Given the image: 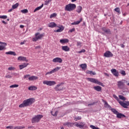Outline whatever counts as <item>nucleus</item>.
<instances>
[{
  "label": "nucleus",
  "instance_id": "obj_19",
  "mask_svg": "<svg viewBox=\"0 0 129 129\" xmlns=\"http://www.w3.org/2000/svg\"><path fill=\"white\" fill-rule=\"evenodd\" d=\"M38 78H38L37 76H32L29 77L28 80H29V81H34V80H37V79H38Z\"/></svg>",
  "mask_w": 129,
  "mask_h": 129
},
{
  "label": "nucleus",
  "instance_id": "obj_21",
  "mask_svg": "<svg viewBox=\"0 0 129 129\" xmlns=\"http://www.w3.org/2000/svg\"><path fill=\"white\" fill-rule=\"evenodd\" d=\"M29 65V63H27L26 62L23 63L22 64L19 66V68L20 70H22V69H24V68H26L27 66Z\"/></svg>",
  "mask_w": 129,
  "mask_h": 129
},
{
  "label": "nucleus",
  "instance_id": "obj_42",
  "mask_svg": "<svg viewBox=\"0 0 129 129\" xmlns=\"http://www.w3.org/2000/svg\"><path fill=\"white\" fill-rule=\"evenodd\" d=\"M30 75H26L24 76V79H26L27 80H28V78L29 79V77H30Z\"/></svg>",
  "mask_w": 129,
  "mask_h": 129
},
{
  "label": "nucleus",
  "instance_id": "obj_15",
  "mask_svg": "<svg viewBox=\"0 0 129 129\" xmlns=\"http://www.w3.org/2000/svg\"><path fill=\"white\" fill-rule=\"evenodd\" d=\"M111 72L113 74V75H114V76H115V77H118V71H117L115 69H113L111 70Z\"/></svg>",
  "mask_w": 129,
  "mask_h": 129
},
{
  "label": "nucleus",
  "instance_id": "obj_53",
  "mask_svg": "<svg viewBox=\"0 0 129 129\" xmlns=\"http://www.w3.org/2000/svg\"><path fill=\"white\" fill-rule=\"evenodd\" d=\"M77 46H81V42H77Z\"/></svg>",
  "mask_w": 129,
  "mask_h": 129
},
{
  "label": "nucleus",
  "instance_id": "obj_18",
  "mask_svg": "<svg viewBox=\"0 0 129 129\" xmlns=\"http://www.w3.org/2000/svg\"><path fill=\"white\" fill-rule=\"evenodd\" d=\"M61 49L65 52H69L70 51V48L68 46H62Z\"/></svg>",
  "mask_w": 129,
  "mask_h": 129
},
{
  "label": "nucleus",
  "instance_id": "obj_35",
  "mask_svg": "<svg viewBox=\"0 0 129 129\" xmlns=\"http://www.w3.org/2000/svg\"><path fill=\"white\" fill-rule=\"evenodd\" d=\"M111 111L112 112H113L114 113V114H116L117 115V113H118V112L117 111V110H116L115 109H114V108H111Z\"/></svg>",
  "mask_w": 129,
  "mask_h": 129
},
{
  "label": "nucleus",
  "instance_id": "obj_59",
  "mask_svg": "<svg viewBox=\"0 0 129 129\" xmlns=\"http://www.w3.org/2000/svg\"><path fill=\"white\" fill-rule=\"evenodd\" d=\"M76 1H77V0H71L72 3H74V2H76Z\"/></svg>",
  "mask_w": 129,
  "mask_h": 129
},
{
  "label": "nucleus",
  "instance_id": "obj_24",
  "mask_svg": "<svg viewBox=\"0 0 129 129\" xmlns=\"http://www.w3.org/2000/svg\"><path fill=\"white\" fill-rule=\"evenodd\" d=\"M80 67L82 69H83V70H86V69L87 68V64H86V63L81 64Z\"/></svg>",
  "mask_w": 129,
  "mask_h": 129
},
{
  "label": "nucleus",
  "instance_id": "obj_33",
  "mask_svg": "<svg viewBox=\"0 0 129 129\" xmlns=\"http://www.w3.org/2000/svg\"><path fill=\"white\" fill-rule=\"evenodd\" d=\"M18 7H19V3H16L12 6V9L13 10H15L17 9Z\"/></svg>",
  "mask_w": 129,
  "mask_h": 129
},
{
  "label": "nucleus",
  "instance_id": "obj_10",
  "mask_svg": "<svg viewBox=\"0 0 129 129\" xmlns=\"http://www.w3.org/2000/svg\"><path fill=\"white\" fill-rule=\"evenodd\" d=\"M61 69V67H56L55 68L53 69L50 72H48L45 74V75H50V74H53V73H55V72H57V71H59Z\"/></svg>",
  "mask_w": 129,
  "mask_h": 129
},
{
  "label": "nucleus",
  "instance_id": "obj_51",
  "mask_svg": "<svg viewBox=\"0 0 129 129\" xmlns=\"http://www.w3.org/2000/svg\"><path fill=\"white\" fill-rule=\"evenodd\" d=\"M5 77H6V78H12V77L10 75H8L6 76Z\"/></svg>",
  "mask_w": 129,
  "mask_h": 129
},
{
  "label": "nucleus",
  "instance_id": "obj_27",
  "mask_svg": "<svg viewBox=\"0 0 129 129\" xmlns=\"http://www.w3.org/2000/svg\"><path fill=\"white\" fill-rule=\"evenodd\" d=\"M38 89V87L35 86H31L28 88V90H37Z\"/></svg>",
  "mask_w": 129,
  "mask_h": 129
},
{
  "label": "nucleus",
  "instance_id": "obj_6",
  "mask_svg": "<svg viewBox=\"0 0 129 129\" xmlns=\"http://www.w3.org/2000/svg\"><path fill=\"white\" fill-rule=\"evenodd\" d=\"M35 37L32 38L33 42H37L38 40H41V39L45 36V33L40 34L39 32H37L35 34Z\"/></svg>",
  "mask_w": 129,
  "mask_h": 129
},
{
  "label": "nucleus",
  "instance_id": "obj_3",
  "mask_svg": "<svg viewBox=\"0 0 129 129\" xmlns=\"http://www.w3.org/2000/svg\"><path fill=\"white\" fill-rule=\"evenodd\" d=\"M48 27H49V28H55L56 27H57V28H59L57 30H54V33H61V32H63V31H64V29H65V27L62 25H61L60 26H57V24L54 22L50 23L48 25Z\"/></svg>",
  "mask_w": 129,
  "mask_h": 129
},
{
  "label": "nucleus",
  "instance_id": "obj_58",
  "mask_svg": "<svg viewBox=\"0 0 129 129\" xmlns=\"http://www.w3.org/2000/svg\"><path fill=\"white\" fill-rule=\"evenodd\" d=\"M14 129H19V126H15L14 127Z\"/></svg>",
  "mask_w": 129,
  "mask_h": 129
},
{
  "label": "nucleus",
  "instance_id": "obj_63",
  "mask_svg": "<svg viewBox=\"0 0 129 129\" xmlns=\"http://www.w3.org/2000/svg\"><path fill=\"white\" fill-rule=\"evenodd\" d=\"M105 75H106V76H109V75H108L107 73H105Z\"/></svg>",
  "mask_w": 129,
  "mask_h": 129
},
{
  "label": "nucleus",
  "instance_id": "obj_12",
  "mask_svg": "<svg viewBox=\"0 0 129 129\" xmlns=\"http://www.w3.org/2000/svg\"><path fill=\"white\" fill-rule=\"evenodd\" d=\"M0 44L2 45H0V51H4L7 50V44L6 42H3L0 41Z\"/></svg>",
  "mask_w": 129,
  "mask_h": 129
},
{
  "label": "nucleus",
  "instance_id": "obj_5",
  "mask_svg": "<svg viewBox=\"0 0 129 129\" xmlns=\"http://www.w3.org/2000/svg\"><path fill=\"white\" fill-rule=\"evenodd\" d=\"M43 118V115L38 114L35 115L31 120L32 123H37L39 122L41 119Z\"/></svg>",
  "mask_w": 129,
  "mask_h": 129
},
{
  "label": "nucleus",
  "instance_id": "obj_57",
  "mask_svg": "<svg viewBox=\"0 0 129 129\" xmlns=\"http://www.w3.org/2000/svg\"><path fill=\"white\" fill-rule=\"evenodd\" d=\"M13 8H12V9H10L9 11H8V12L9 13H11V12H13Z\"/></svg>",
  "mask_w": 129,
  "mask_h": 129
},
{
  "label": "nucleus",
  "instance_id": "obj_17",
  "mask_svg": "<svg viewBox=\"0 0 129 129\" xmlns=\"http://www.w3.org/2000/svg\"><path fill=\"white\" fill-rule=\"evenodd\" d=\"M18 61H25V62H28V59H27V57L25 56H20L17 58Z\"/></svg>",
  "mask_w": 129,
  "mask_h": 129
},
{
  "label": "nucleus",
  "instance_id": "obj_50",
  "mask_svg": "<svg viewBox=\"0 0 129 129\" xmlns=\"http://www.w3.org/2000/svg\"><path fill=\"white\" fill-rule=\"evenodd\" d=\"M79 53H85V49H82V50L80 51Z\"/></svg>",
  "mask_w": 129,
  "mask_h": 129
},
{
  "label": "nucleus",
  "instance_id": "obj_2",
  "mask_svg": "<svg viewBox=\"0 0 129 129\" xmlns=\"http://www.w3.org/2000/svg\"><path fill=\"white\" fill-rule=\"evenodd\" d=\"M34 102H35V99L33 98H30L29 99L25 100L23 103L19 105V107L22 108L30 106V105H32Z\"/></svg>",
  "mask_w": 129,
  "mask_h": 129
},
{
  "label": "nucleus",
  "instance_id": "obj_52",
  "mask_svg": "<svg viewBox=\"0 0 129 129\" xmlns=\"http://www.w3.org/2000/svg\"><path fill=\"white\" fill-rule=\"evenodd\" d=\"M25 128V126H18V129H23Z\"/></svg>",
  "mask_w": 129,
  "mask_h": 129
},
{
  "label": "nucleus",
  "instance_id": "obj_56",
  "mask_svg": "<svg viewBox=\"0 0 129 129\" xmlns=\"http://www.w3.org/2000/svg\"><path fill=\"white\" fill-rule=\"evenodd\" d=\"M24 27H25V26L24 25H21L20 26V28H21V29H23V28H24Z\"/></svg>",
  "mask_w": 129,
  "mask_h": 129
},
{
  "label": "nucleus",
  "instance_id": "obj_32",
  "mask_svg": "<svg viewBox=\"0 0 129 129\" xmlns=\"http://www.w3.org/2000/svg\"><path fill=\"white\" fill-rule=\"evenodd\" d=\"M114 11L115 12H116V13H117L118 15H120V9H119V8H116L114 9Z\"/></svg>",
  "mask_w": 129,
  "mask_h": 129
},
{
  "label": "nucleus",
  "instance_id": "obj_22",
  "mask_svg": "<svg viewBox=\"0 0 129 129\" xmlns=\"http://www.w3.org/2000/svg\"><path fill=\"white\" fill-rule=\"evenodd\" d=\"M69 42V40L68 39H60L59 41V43H60V44H66V43H68Z\"/></svg>",
  "mask_w": 129,
  "mask_h": 129
},
{
  "label": "nucleus",
  "instance_id": "obj_46",
  "mask_svg": "<svg viewBox=\"0 0 129 129\" xmlns=\"http://www.w3.org/2000/svg\"><path fill=\"white\" fill-rule=\"evenodd\" d=\"M121 74H122V75H123L124 76H125V75H126V74L125 73V71H122L121 72Z\"/></svg>",
  "mask_w": 129,
  "mask_h": 129
},
{
  "label": "nucleus",
  "instance_id": "obj_13",
  "mask_svg": "<svg viewBox=\"0 0 129 129\" xmlns=\"http://www.w3.org/2000/svg\"><path fill=\"white\" fill-rule=\"evenodd\" d=\"M53 63H62L63 59L61 57H55L52 59Z\"/></svg>",
  "mask_w": 129,
  "mask_h": 129
},
{
  "label": "nucleus",
  "instance_id": "obj_45",
  "mask_svg": "<svg viewBox=\"0 0 129 129\" xmlns=\"http://www.w3.org/2000/svg\"><path fill=\"white\" fill-rule=\"evenodd\" d=\"M16 69V68H15V67H9L8 68V70H15Z\"/></svg>",
  "mask_w": 129,
  "mask_h": 129
},
{
  "label": "nucleus",
  "instance_id": "obj_34",
  "mask_svg": "<svg viewBox=\"0 0 129 129\" xmlns=\"http://www.w3.org/2000/svg\"><path fill=\"white\" fill-rule=\"evenodd\" d=\"M119 99H121V100H126V99L125 98V97H124L123 96L121 95H119Z\"/></svg>",
  "mask_w": 129,
  "mask_h": 129
},
{
  "label": "nucleus",
  "instance_id": "obj_26",
  "mask_svg": "<svg viewBox=\"0 0 129 129\" xmlns=\"http://www.w3.org/2000/svg\"><path fill=\"white\" fill-rule=\"evenodd\" d=\"M6 54L7 55H13V56H16L17 55L15 52L12 51L6 52Z\"/></svg>",
  "mask_w": 129,
  "mask_h": 129
},
{
  "label": "nucleus",
  "instance_id": "obj_61",
  "mask_svg": "<svg viewBox=\"0 0 129 129\" xmlns=\"http://www.w3.org/2000/svg\"><path fill=\"white\" fill-rule=\"evenodd\" d=\"M121 48H123L124 47V45L121 44Z\"/></svg>",
  "mask_w": 129,
  "mask_h": 129
},
{
  "label": "nucleus",
  "instance_id": "obj_4",
  "mask_svg": "<svg viewBox=\"0 0 129 129\" xmlns=\"http://www.w3.org/2000/svg\"><path fill=\"white\" fill-rule=\"evenodd\" d=\"M76 9V5L74 4H69L64 7V10L67 12H72Z\"/></svg>",
  "mask_w": 129,
  "mask_h": 129
},
{
  "label": "nucleus",
  "instance_id": "obj_25",
  "mask_svg": "<svg viewBox=\"0 0 129 129\" xmlns=\"http://www.w3.org/2000/svg\"><path fill=\"white\" fill-rule=\"evenodd\" d=\"M60 86H61V84H58L55 86L54 88L55 91H61V90H63V89H59Z\"/></svg>",
  "mask_w": 129,
  "mask_h": 129
},
{
  "label": "nucleus",
  "instance_id": "obj_30",
  "mask_svg": "<svg viewBox=\"0 0 129 129\" xmlns=\"http://www.w3.org/2000/svg\"><path fill=\"white\" fill-rule=\"evenodd\" d=\"M81 11H82V7L81 6H78L77 7L76 12L78 13V14H80L81 13Z\"/></svg>",
  "mask_w": 129,
  "mask_h": 129
},
{
  "label": "nucleus",
  "instance_id": "obj_62",
  "mask_svg": "<svg viewBox=\"0 0 129 129\" xmlns=\"http://www.w3.org/2000/svg\"><path fill=\"white\" fill-rule=\"evenodd\" d=\"M28 128H32V127H34V126H28Z\"/></svg>",
  "mask_w": 129,
  "mask_h": 129
},
{
  "label": "nucleus",
  "instance_id": "obj_37",
  "mask_svg": "<svg viewBox=\"0 0 129 129\" xmlns=\"http://www.w3.org/2000/svg\"><path fill=\"white\" fill-rule=\"evenodd\" d=\"M17 87H19V85L14 84L10 86V88H16Z\"/></svg>",
  "mask_w": 129,
  "mask_h": 129
},
{
  "label": "nucleus",
  "instance_id": "obj_7",
  "mask_svg": "<svg viewBox=\"0 0 129 129\" xmlns=\"http://www.w3.org/2000/svg\"><path fill=\"white\" fill-rule=\"evenodd\" d=\"M88 81H90V82H92V83H95L96 84H98V85H101V86H103V84L102 83L98 81V80L94 79V78H88Z\"/></svg>",
  "mask_w": 129,
  "mask_h": 129
},
{
  "label": "nucleus",
  "instance_id": "obj_14",
  "mask_svg": "<svg viewBox=\"0 0 129 129\" xmlns=\"http://www.w3.org/2000/svg\"><path fill=\"white\" fill-rule=\"evenodd\" d=\"M104 57L107 58H109V57H113V54L109 51H107L104 53Z\"/></svg>",
  "mask_w": 129,
  "mask_h": 129
},
{
  "label": "nucleus",
  "instance_id": "obj_23",
  "mask_svg": "<svg viewBox=\"0 0 129 129\" xmlns=\"http://www.w3.org/2000/svg\"><path fill=\"white\" fill-rule=\"evenodd\" d=\"M94 89L95 90H96V91H101V90H102V88H101V87L99 86H95L93 87Z\"/></svg>",
  "mask_w": 129,
  "mask_h": 129
},
{
  "label": "nucleus",
  "instance_id": "obj_9",
  "mask_svg": "<svg viewBox=\"0 0 129 129\" xmlns=\"http://www.w3.org/2000/svg\"><path fill=\"white\" fill-rule=\"evenodd\" d=\"M123 81H124V80H122L117 82V85L119 89H124V86L125 85L124 84Z\"/></svg>",
  "mask_w": 129,
  "mask_h": 129
},
{
  "label": "nucleus",
  "instance_id": "obj_47",
  "mask_svg": "<svg viewBox=\"0 0 129 129\" xmlns=\"http://www.w3.org/2000/svg\"><path fill=\"white\" fill-rule=\"evenodd\" d=\"M75 120H76V121H77V120H80V119H81V117H80V116H78V117H76V118H75Z\"/></svg>",
  "mask_w": 129,
  "mask_h": 129
},
{
  "label": "nucleus",
  "instance_id": "obj_43",
  "mask_svg": "<svg viewBox=\"0 0 129 129\" xmlns=\"http://www.w3.org/2000/svg\"><path fill=\"white\" fill-rule=\"evenodd\" d=\"M88 74H92L93 75H95V74H96L95 73L90 71H88Z\"/></svg>",
  "mask_w": 129,
  "mask_h": 129
},
{
  "label": "nucleus",
  "instance_id": "obj_39",
  "mask_svg": "<svg viewBox=\"0 0 129 129\" xmlns=\"http://www.w3.org/2000/svg\"><path fill=\"white\" fill-rule=\"evenodd\" d=\"M21 12L23 13V14H27V13H28V11L27 10V9H24L21 11Z\"/></svg>",
  "mask_w": 129,
  "mask_h": 129
},
{
  "label": "nucleus",
  "instance_id": "obj_31",
  "mask_svg": "<svg viewBox=\"0 0 129 129\" xmlns=\"http://www.w3.org/2000/svg\"><path fill=\"white\" fill-rule=\"evenodd\" d=\"M103 102L104 103L105 107H109L110 106L108 104V103L106 101L102 100Z\"/></svg>",
  "mask_w": 129,
  "mask_h": 129
},
{
  "label": "nucleus",
  "instance_id": "obj_36",
  "mask_svg": "<svg viewBox=\"0 0 129 129\" xmlns=\"http://www.w3.org/2000/svg\"><path fill=\"white\" fill-rule=\"evenodd\" d=\"M50 113L52 114V115H53V116H57V114H58V111H56L54 113H53V111H51L50 112Z\"/></svg>",
  "mask_w": 129,
  "mask_h": 129
},
{
  "label": "nucleus",
  "instance_id": "obj_64",
  "mask_svg": "<svg viewBox=\"0 0 129 129\" xmlns=\"http://www.w3.org/2000/svg\"><path fill=\"white\" fill-rule=\"evenodd\" d=\"M37 48H40V46H38L35 47L36 49H37Z\"/></svg>",
  "mask_w": 129,
  "mask_h": 129
},
{
  "label": "nucleus",
  "instance_id": "obj_28",
  "mask_svg": "<svg viewBox=\"0 0 129 129\" xmlns=\"http://www.w3.org/2000/svg\"><path fill=\"white\" fill-rule=\"evenodd\" d=\"M43 7H44V4H42L41 6H39L37 8H36L34 10V13H36V12H37V11H39L40 10H41V9H42V8H43Z\"/></svg>",
  "mask_w": 129,
  "mask_h": 129
},
{
  "label": "nucleus",
  "instance_id": "obj_38",
  "mask_svg": "<svg viewBox=\"0 0 129 129\" xmlns=\"http://www.w3.org/2000/svg\"><path fill=\"white\" fill-rule=\"evenodd\" d=\"M51 0H46L44 2V6H47L50 4V2H51Z\"/></svg>",
  "mask_w": 129,
  "mask_h": 129
},
{
  "label": "nucleus",
  "instance_id": "obj_54",
  "mask_svg": "<svg viewBox=\"0 0 129 129\" xmlns=\"http://www.w3.org/2000/svg\"><path fill=\"white\" fill-rule=\"evenodd\" d=\"M94 104H95V102H93V103H92V104H88V106H90V105H94Z\"/></svg>",
  "mask_w": 129,
  "mask_h": 129
},
{
  "label": "nucleus",
  "instance_id": "obj_16",
  "mask_svg": "<svg viewBox=\"0 0 129 129\" xmlns=\"http://www.w3.org/2000/svg\"><path fill=\"white\" fill-rule=\"evenodd\" d=\"M102 30L103 31L104 33H106V34H109V35H111V31H110V29L108 28L104 27L102 28Z\"/></svg>",
  "mask_w": 129,
  "mask_h": 129
},
{
  "label": "nucleus",
  "instance_id": "obj_48",
  "mask_svg": "<svg viewBox=\"0 0 129 129\" xmlns=\"http://www.w3.org/2000/svg\"><path fill=\"white\" fill-rule=\"evenodd\" d=\"M6 128L13 129L14 126H6Z\"/></svg>",
  "mask_w": 129,
  "mask_h": 129
},
{
  "label": "nucleus",
  "instance_id": "obj_8",
  "mask_svg": "<svg viewBox=\"0 0 129 129\" xmlns=\"http://www.w3.org/2000/svg\"><path fill=\"white\" fill-rule=\"evenodd\" d=\"M43 83L44 85H47L48 86L56 85V83L54 81H43Z\"/></svg>",
  "mask_w": 129,
  "mask_h": 129
},
{
  "label": "nucleus",
  "instance_id": "obj_41",
  "mask_svg": "<svg viewBox=\"0 0 129 129\" xmlns=\"http://www.w3.org/2000/svg\"><path fill=\"white\" fill-rule=\"evenodd\" d=\"M0 19H4V20H6V19H8V16L6 15L0 16Z\"/></svg>",
  "mask_w": 129,
  "mask_h": 129
},
{
  "label": "nucleus",
  "instance_id": "obj_44",
  "mask_svg": "<svg viewBox=\"0 0 129 129\" xmlns=\"http://www.w3.org/2000/svg\"><path fill=\"white\" fill-rule=\"evenodd\" d=\"M73 32H75V28H73V29H70L69 31V33H73Z\"/></svg>",
  "mask_w": 129,
  "mask_h": 129
},
{
  "label": "nucleus",
  "instance_id": "obj_55",
  "mask_svg": "<svg viewBox=\"0 0 129 129\" xmlns=\"http://www.w3.org/2000/svg\"><path fill=\"white\" fill-rule=\"evenodd\" d=\"M2 23L4 24V25H7L8 23L6 22L5 21H2Z\"/></svg>",
  "mask_w": 129,
  "mask_h": 129
},
{
  "label": "nucleus",
  "instance_id": "obj_29",
  "mask_svg": "<svg viewBox=\"0 0 129 129\" xmlns=\"http://www.w3.org/2000/svg\"><path fill=\"white\" fill-rule=\"evenodd\" d=\"M82 22V18H80V21H75L74 23H72V25H79L80 23Z\"/></svg>",
  "mask_w": 129,
  "mask_h": 129
},
{
  "label": "nucleus",
  "instance_id": "obj_49",
  "mask_svg": "<svg viewBox=\"0 0 129 129\" xmlns=\"http://www.w3.org/2000/svg\"><path fill=\"white\" fill-rule=\"evenodd\" d=\"M113 97H114V98H115V99H116V100H118V97H117L116 95H113Z\"/></svg>",
  "mask_w": 129,
  "mask_h": 129
},
{
  "label": "nucleus",
  "instance_id": "obj_60",
  "mask_svg": "<svg viewBox=\"0 0 129 129\" xmlns=\"http://www.w3.org/2000/svg\"><path fill=\"white\" fill-rule=\"evenodd\" d=\"M25 44V42H22L20 43V45H24Z\"/></svg>",
  "mask_w": 129,
  "mask_h": 129
},
{
  "label": "nucleus",
  "instance_id": "obj_11",
  "mask_svg": "<svg viewBox=\"0 0 129 129\" xmlns=\"http://www.w3.org/2000/svg\"><path fill=\"white\" fill-rule=\"evenodd\" d=\"M118 102L119 104H120V105L124 108H127V106H129V101H126L125 102H124L121 101H119Z\"/></svg>",
  "mask_w": 129,
  "mask_h": 129
},
{
  "label": "nucleus",
  "instance_id": "obj_40",
  "mask_svg": "<svg viewBox=\"0 0 129 129\" xmlns=\"http://www.w3.org/2000/svg\"><path fill=\"white\" fill-rule=\"evenodd\" d=\"M56 16H57V14L56 13H53L50 16V18L52 19L53 18H55V17H56Z\"/></svg>",
  "mask_w": 129,
  "mask_h": 129
},
{
  "label": "nucleus",
  "instance_id": "obj_1",
  "mask_svg": "<svg viewBox=\"0 0 129 129\" xmlns=\"http://www.w3.org/2000/svg\"><path fill=\"white\" fill-rule=\"evenodd\" d=\"M63 125L64 126H68V127H70L71 126H73V125H76L77 127H79V128H83L84 126H85V122H81L79 123L77 122H75L74 123L70 122H66L63 123Z\"/></svg>",
  "mask_w": 129,
  "mask_h": 129
},
{
  "label": "nucleus",
  "instance_id": "obj_20",
  "mask_svg": "<svg viewBox=\"0 0 129 129\" xmlns=\"http://www.w3.org/2000/svg\"><path fill=\"white\" fill-rule=\"evenodd\" d=\"M116 117H117V118H122V117H126V116H125V115L121 113H117L116 115Z\"/></svg>",
  "mask_w": 129,
  "mask_h": 129
}]
</instances>
